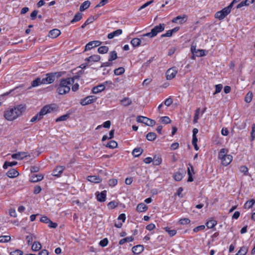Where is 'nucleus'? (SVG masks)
Instances as JSON below:
<instances>
[{
	"label": "nucleus",
	"instance_id": "1",
	"mask_svg": "<svg viewBox=\"0 0 255 255\" xmlns=\"http://www.w3.org/2000/svg\"><path fill=\"white\" fill-rule=\"evenodd\" d=\"M25 109L26 106L21 104L5 111L3 116L6 120L12 121L20 116Z\"/></svg>",
	"mask_w": 255,
	"mask_h": 255
},
{
	"label": "nucleus",
	"instance_id": "2",
	"mask_svg": "<svg viewBox=\"0 0 255 255\" xmlns=\"http://www.w3.org/2000/svg\"><path fill=\"white\" fill-rule=\"evenodd\" d=\"M70 85L71 79L70 78L61 79L56 89L57 93L59 95H64L67 94L70 90Z\"/></svg>",
	"mask_w": 255,
	"mask_h": 255
},
{
	"label": "nucleus",
	"instance_id": "3",
	"mask_svg": "<svg viewBox=\"0 0 255 255\" xmlns=\"http://www.w3.org/2000/svg\"><path fill=\"white\" fill-rule=\"evenodd\" d=\"M228 149L222 148L219 152L218 158L221 160L222 164L224 166L228 165L233 160V156L227 154Z\"/></svg>",
	"mask_w": 255,
	"mask_h": 255
},
{
	"label": "nucleus",
	"instance_id": "4",
	"mask_svg": "<svg viewBox=\"0 0 255 255\" xmlns=\"http://www.w3.org/2000/svg\"><path fill=\"white\" fill-rule=\"evenodd\" d=\"M52 111H53V108L51 106V105H46L40 110L39 112H38L31 119L30 122L34 123L37 121H40L43 118V116L50 113Z\"/></svg>",
	"mask_w": 255,
	"mask_h": 255
},
{
	"label": "nucleus",
	"instance_id": "5",
	"mask_svg": "<svg viewBox=\"0 0 255 255\" xmlns=\"http://www.w3.org/2000/svg\"><path fill=\"white\" fill-rule=\"evenodd\" d=\"M65 72H56L46 74V77L42 79L44 84H51L61 77Z\"/></svg>",
	"mask_w": 255,
	"mask_h": 255
},
{
	"label": "nucleus",
	"instance_id": "6",
	"mask_svg": "<svg viewBox=\"0 0 255 255\" xmlns=\"http://www.w3.org/2000/svg\"><path fill=\"white\" fill-rule=\"evenodd\" d=\"M136 121L138 123H143L146 126L150 127L153 126L156 123L154 120L142 116H138L136 118Z\"/></svg>",
	"mask_w": 255,
	"mask_h": 255
},
{
	"label": "nucleus",
	"instance_id": "7",
	"mask_svg": "<svg viewBox=\"0 0 255 255\" xmlns=\"http://www.w3.org/2000/svg\"><path fill=\"white\" fill-rule=\"evenodd\" d=\"M230 12L225 7L220 11L216 12L215 14V17L220 20H223Z\"/></svg>",
	"mask_w": 255,
	"mask_h": 255
},
{
	"label": "nucleus",
	"instance_id": "8",
	"mask_svg": "<svg viewBox=\"0 0 255 255\" xmlns=\"http://www.w3.org/2000/svg\"><path fill=\"white\" fill-rule=\"evenodd\" d=\"M97 98L94 96H89L81 99L80 104L82 106H86L90 104L93 103L96 101Z\"/></svg>",
	"mask_w": 255,
	"mask_h": 255
},
{
	"label": "nucleus",
	"instance_id": "9",
	"mask_svg": "<svg viewBox=\"0 0 255 255\" xmlns=\"http://www.w3.org/2000/svg\"><path fill=\"white\" fill-rule=\"evenodd\" d=\"M177 73L176 68L174 67L167 70L166 73V79L171 80L174 78Z\"/></svg>",
	"mask_w": 255,
	"mask_h": 255
},
{
	"label": "nucleus",
	"instance_id": "10",
	"mask_svg": "<svg viewBox=\"0 0 255 255\" xmlns=\"http://www.w3.org/2000/svg\"><path fill=\"white\" fill-rule=\"evenodd\" d=\"M164 23H160L159 25L154 26L151 29L152 33H153L154 37L156 36L158 33L162 32L165 28Z\"/></svg>",
	"mask_w": 255,
	"mask_h": 255
},
{
	"label": "nucleus",
	"instance_id": "11",
	"mask_svg": "<svg viewBox=\"0 0 255 255\" xmlns=\"http://www.w3.org/2000/svg\"><path fill=\"white\" fill-rule=\"evenodd\" d=\"M191 51L193 55H195L196 56L198 57H201L205 56L206 55L205 54V51L204 50L202 49H196V46L191 45Z\"/></svg>",
	"mask_w": 255,
	"mask_h": 255
},
{
	"label": "nucleus",
	"instance_id": "12",
	"mask_svg": "<svg viewBox=\"0 0 255 255\" xmlns=\"http://www.w3.org/2000/svg\"><path fill=\"white\" fill-rule=\"evenodd\" d=\"M187 173L188 178L187 181L191 182L193 181V175L195 174L194 168L191 163H189L187 167Z\"/></svg>",
	"mask_w": 255,
	"mask_h": 255
},
{
	"label": "nucleus",
	"instance_id": "13",
	"mask_svg": "<svg viewBox=\"0 0 255 255\" xmlns=\"http://www.w3.org/2000/svg\"><path fill=\"white\" fill-rule=\"evenodd\" d=\"M107 191L104 190L101 192H97L96 193V198L99 202H103L106 200Z\"/></svg>",
	"mask_w": 255,
	"mask_h": 255
},
{
	"label": "nucleus",
	"instance_id": "14",
	"mask_svg": "<svg viewBox=\"0 0 255 255\" xmlns=\"http://www.w3.org/2000/svg\"><path fill=\"white\" fill-rule=\"evenodd\" d=\"M27 156H28L27 152H18L16 153L12 154L11 155V157L13 159H16L17 160H22L24 157H26Z\"/></svg>",
	"mask_w": 255,
	"mask_h": 255
},
{
	"label": "nucleus",
	"instance_id": "15",
	"mask_svg": "<svg viewBox=\"0 0 255 255\" xmlns=\"http://www.w3.org/2000/svg\"><path fill=\"white\" fill-rule=\"evenodd\" d=\"M65 167L62 166H57L52 171V175L54 176L59 177L63 172Z\"/></svg>",
	"mask_w": 255,
	"mask_h": 255
},
{
	"label": "nucleus",
	"instance_id": "16",
	"mask_svg": "<svg viewBox=\"0 0 255 255\" xmlns=\"http://www.w3.org/2000/svg\"><path fill=\"white\" fill-rule=\"evenodd\" d=\"M41 84H44L42 82V79L38 77L31 82V86L27 88V89H30L33 87L38 86Z\"/></svg>",
	"mask_w": 255,
	"mask_h": 255
},
{
	"label": "nucleus",
	"instance_id": "17",
	"mask_svg": "<svg viewBox=\"0 0 255 255\" xmlns=\"http://www.w3.org/2000/svg\"><path fill=\"white\" fill-rule=\"evenodd\" d=\"M87 179L92 183H98L102 181V179L97 175H90L87 177Z\"/></svg>",
	"mask_w": 255,
	"mask_h": 255
},
{
	"label": "nucleus",
	"instance_id": "18",
	"mask_svg": "<svg viewBox=\"0 0 255 255\" xmlns=\"http://www.w3.org/2000/svg\"><path fill=\"white\" fill-rule=\"evenodd\" d=\"M106 88V86L104 84H100L97 86H95L92 89V93L93 94H97L99 92L103 91Z\"/></svg>",
	"mask_w": 255,
	"mask_h": 255
},
{
	"label": "nucleus",
	"instance_id": "19",
	"mask_svg": "<svg viewBox=\"0 0 255 255\" xmlns=\"http://www.w3.org/2000/svg\"><path fill=\"white\" fill-rule=\"evenodd\" d=\"M44 176L42 174H32L30 177V181L31 182H36L42 180Z\"/></svg>",
	"mask_w": 255,
	"mask_h": 255
},
{
	"label": "nucleus",
	"instance_id": "20",
	"mask_svg": "<svg viewBox=\"0 0 255 255\" xmlns=\"http://www.w3.org/2000/svg\"><path fill=\"white\" fill-rule=\"evenodd\" d=\"M100 59L101 57L100 55H93L88 58H86L85 61L88 62L89 63L91 62H98L100 60Z\"/></svg>",
	"mask_w": 255,
	"mask_h": 255
},
{
	"label": "nucleus",
	"instance_id": "21",
	"mask_svg": "<svg viewBox=\"0 0 255 255\" xmlns=\"http://www.w3.org/2000/svg\"><path fill=\"white\" fill-rule=\"evenodd\" d=\"M19 175V172L14 168L10 169L6 173V175L9 178H14Z\"/></svg>",
	"mask_w": 255,
	"mask_h": 255
},
{
	"label": "nucleus",
	"instance_id": "22",
	"mask_svg": "<svg viewBox=\"0 0 255 255\" xmlns=\"http://www.w3.org/2000/svg\"><path fill=\"white\" fill-rule=\"evenodd\" d=\"M144 250V247L142 245H136L132 247V252L134 254L138 255L141 253Z\"/></svg>",
	"mask_w": 255,
	"mask_h": 255
},
{
	"label": "nucleus",
	"instance_id": "23",
	"mask_svg": "<svg viewBox=\"0 0 255 255\" xmlns=\"http://www.w3.org/2000/svg\"><path fill=\"white\" fill-rule=\"evenodd\" d=\"M60 33V31L58 29H53L49 31L48 36L50 38H55L58 37Z\"/></svg>",
	"mask_w": 255,
	"mask_h": 255
},
{
	"label": "nucleus",
	"instance_id": "24",
	"mask_svg": "<svg viewBox=\"0 0 255 255\" xmlns=\"http://www.w3.org/2000/svg\"><path fill=\"white\" fill-rule=\"evenodd\" d=\"M123 32V31L121 29H117L113 32H111L110 33H109L108 35V38L109 39H112L115 36H118L121 35Z\"/></svg>",
	"mask_w": 255,
	"mask_h": 255
},
{
	"label": "nucleus",
	"instance_id": "25",
	"mask_svg": "<svg viewBox=\"0 0 255 255\" xmlns=\"http://www.w3.org/2000/svg\"><path fill=\"white\" fill-rule=\"evenodd\" d=\"M187 16L186 15H184L183 16L181 15H178L174 18L172 19L171 21L173 23H177L178 20H179V23L180 24H182L184 22H185L186 20H184L185 18H186Z\"/></svg>",
	"mask_w": 255,
	"mask_h": 255
},
{
	"label": "nucleus",
	"instance_id": "26",
	"mask_svg": "<svg viewBox=\"0 0 255 255\" xmlns=\"http://www.w3.org/2000/svg\"><path fill=\"white\" fill-rule=\"evenodd\" d=\"M153 164L154 165H159L161 163L162 158L160 155H155L152 158Z\"/></svg>",
	"mask_w": 255,
	"mask_h": 255
},
{
	"label": "nucleus",
	"instance_id": "27",
	"mask_svg": "<svg viewBox=\"0 0 255 255\" xmlns=\"http://www.w3.org/2000/svg\"><path fill=\"white\" fill-rule=\"evenodd\" d=\"M255 0H245L241 1L237 5V8H240L245 5H249L251 3H253Z\"/></svg>",
	"mask_w": 255,
	"mask_h": 255
},
{
	"label": "nucleus",
	"instance_id": "28",
	"mask_svg": "<svg viewBox=\"0 0 255 255\" xmlns=\"http://www.w3.org/2000/svg\"><path fill=\"white\" fill-rule=\"evenodd\" d=\"M147 209V206L145 204L141 203L137 205L136 209L137 212H142L146 211Z\"/></svg>",
	"mask_w": 255,
	"mask_h": 255
},
{
	"label": "nucleus",
	"instance_id": "29",
	"mask_svg": "<svg viewBox=\"0 0 255 255\" xmlns=\"http://www.w3.org/2000/svg\"><path fill=\"white\" fill-rule=\"evenodd\" d=\"M141 40L140 38H134L131 40L130 43L134 47H138L141 44Z\"/></svg>",
	"mask_w": 255,
	"mask_h": 255
},
{
	"label": "nucleus",
	"instance_id": "30",
	"mask_svg": "<svg viewBox=\"0 0 255 255\" xmlns=\"http://www.w3.org/2000/svg\"><path fill=\"white\" fill-rule=\"evenodd\" d=\"M143 150L141 147L135 148L132 152V154L134 157H138L143 152Z\"/></svg>",
	"mask_w": 255,
	"mask_h": 255
},
{
	"label": "nucleus",
	"instance_id": "31",
	"mask_svg": "<svg viewBox=\"0 0 255 255\" xmlns=\"http://www.w3.org/2000/svg\"><path fill=\"white\" fill-rule=\"evenodd\" d=\"M91 2L89 0L85 1L80 6V10L83 11L89 7Z\"/></svg>",
	"mask_w": 255,
	"mask_h": 255
},
{
	"label": "nucleus",
	"instance_id": "32",
	"mask_svg": "<svg viewBox=\"0 0 255 255\" xmlns=\"http://www.w3.org/2000/svg\"><path fill=\"white\" fill-rule=\"evenodd\" d=\"M83 14L80 12H78L74 16V18L71 21V23H74L80 20L82 18Z\"/></svg>",
	"mask_w": 255,
	"mask_h": 255
},
{
	"label": "nucleus",
	"instance_id": "33",
	"mask_svg": "<svg viewBox=\"0 0 255 255\" xmlns=\"http://www.w3.org/2000/svg\"><path fill=\"white\" fill-rule=\"evenodd\" d=\"M41 247V245L39 242L35 241L32 245L31 249L36 252L40 250Z\"/></svg>",
	"mask_w": 255,
	"mask_h": 255
},
{
	"label": "nucleus",
	"instance_id": "34",
	"mask_svg": "<svg viewBox=\"0 0 255 255\" xmlns=\"http://www.w3.org/2000/svg\"><path fill=\"white\" fill-rule=\"evenodd\" d=\"M132 103L131 100L128 97L124 98L121 100V103L124 106H128Z\"/></svg>",
	"mask_w": 255,
	"mask_h": 255
},
{
	"label": "nucleus",
	"instance_id": "35",
	"mask_svg": "<svg viewBox=\"0 0 255 255\" xmlns=\"http://www.w3.org/2000/svg\"><path fill=\"white\" fill-rule=\"evenodd\" d=\"M248 251V248L246 246L242 247L236 255H246Z\"/></svg>",
	"mask_w": 255,
	"mask_h": 255
},
{
	"label": "nucleus",
	"instance_id": "36",
	"mask_svg": "<svg viewBox=\"0 0 255 255\" xmlns=\"http://www.w3.org/2000/svg\"><path fill=\"white\" fill-rule=\"evenodd\" d=\"M156 134L155 132H150L146 134V139L149 141H153L156 138Z\"/></svg>",
	"mask_w": 255,
	"mask_h": 255
},
{
	"label": "nucleus",
	"instance_id": "37",
	"mask_svg": "<svg viewBox=\"0 0 255 255\" xmlns=\"http://www.w3.org/2000/svg\"><path fill=\"white\" fill-rule=\"evenodd\" d=\"M117 53L115 51H112L109 53V57L108 59L109 61H113L117 58Z\"/></svg>",
	"mask_w": 255,
	"mask_h": 255
},
{
	"label": "nucleus",
	"instance_id": "38",
	"mask_svg": "<svg viewBox=\"0 0 255 255\" xmlns=\"http://www.w3.org/2000/svg\"><path fill=\"white\" fill-rule=\"evenodd\" d=\"M118 146V143L115 140H111L106 145L107 147H108L111 149H114L117 147Z\"/></svg>",
	"mask_w": 255,
	"mask_h": 255
},
{
	"label": "nucleus",
	"instance_id": "39",
	"mask_svg": "<svg viewBox=\"0 0 255 255\" xmlns=\"http://www.w3.org/2000/svg\"><path fill=\"white\" fill-rule=\"evenodd\" d=\"M133 240H134V238L132 236L126 237V238H124L120 241L119 245H122L127 242H132L133 241Z\"/></svg>",
	"mask_w": 255,
	"mask_h": 255
},
{
	"label": "nucleus",
	"instance_id": "40",
	"mask_svg": "<svg viewBox=\"0 0 255 255\" xmlns=\"http://www.w3.org/2000/svg\"><path fill=\"white\" fill-rule=\"evenodd\" d=\"M255 204L254 199H251L250 200L247 201L245 204H244V208L245 209H250L251 208L254 204Z\"/></svg>",
	"mask_w": 255,
	"mask_h": 255
},
{
	"label": "nucleus",
	"instance_id": "41",
	"mask_svg": "<svg viewBox=\"0 0 255 255\" xmlns=\"http://www.w3.org/2000/svg\"><path fill=\"white\" fill-rule=\"evenodd\" d=\"M70 117V115L69 114H66L65 115H62L57 119H56V122H59L61 121H66Z\"/></svg>",
	"mask_w": 255,
	"mask_h": 255
},
{
	"label": "nucleus",
	"instance_id": "42",
	"mask_svg": "<svg viewBox=\"0 0 255 255\" xmlns=\"http://www.w3.org/2000/svg\"><path fill=\"white\" fill-rule=\"evenodd\" d=\"M253 96V95L252 92H249L245 96V101L247 103H250L252 100Z\"/></svg>",
	"mask_w": 255,
	"mask_h": 255
},
{
	"label": "nucleus",
	"instance_id": "43",
	"mask_svg": "<svg viewBox=\"0 0 255 255\" xmlns=\"http://www.w3.org/2000/svg\"><path fill=\"white\" fill-rule=\"evenodd\" d=\"M109 50V47L106 46H102L99 47L98 51L100 54L107 53Z\"/></svg>",
	"mask_w": 255,
	"mask_h": 255
},
{
	"label": "nucleus",
	"instance_id": "44",
	"mask_svg": "<svg viewBox=\"0 0 255 255\" xmlns=\"http://www.w3.org/2000/svg\"><path fill=\"white\" fill-rule=\"evenodd\" d=\"M206 225L208 228L212 229L217 225V221L214 220H210L207 222Z\"/></svg>",
	"mask_w": 255,
	"mask_h": 255
},
{
	"label": "nucleus",
	"instance_id": "45",
	"mask_svg": "<svg viewBox=\"0 0 255 255\" xmlns=\"http://www.w3.org/2000/svg\"><path fill=\"white\" fill-rule=\"evenodd\" d=\"M125 68L121 67L115 69L114 74L116 75H120L123 74L125 72Z\"/></svg>",
	"mask_w": 255,
	"mask_h": 255
},
{
	"label": "nucleus",
	"instance_id": "46",
	"mask_svg": "<svg viewBox=\"0 0 255 255\" xmlns=\"http://www.w3.org/2000/svg\"><path fill=\"white\" fill-rule=\"evenodd\" d=\"M93 43L94 42L93 41L88 43L85 47L84 51H88L95 48V46H94V44Z\"/></svg>",
	"mask_w": 255,
	"mask_h": 255
},
{
	"label": "nucleus",
	"instance_id": "47",
	"mask_svg": "<svg viewBox=\"0 0 255 255\" xmlns=\"http://www.w3.org/2000/svg\"><path fill=\"white\" fill-rule=\"evenodd\" d=\"M118 205V203L115 201H111L110 202H109L108 205H107V206L109 208V209H113L114 208H115L116 207H117Z\"/></svg>",
	"mask_w": 255,
	"mask_h": 255
},
{
	"label": "nucleus",
	"instance_id": "48",
	"mask_svg": "<svg viewBox=\"0 0 255 255\" xmlns=\"http://www.w3.org/2000/svg\"><path fill=\"white\" fill-rule=\"evenodd\" d=\"M11 239V237L9 236H0V243H6L9 241Z\"/></svg>",
	"mask_w": 255,
	"mask_h": 255
},
{
	"label": "nucleus",
	"instance_id": "49",
	"mask_svg": "<svg viewBox=\"0 0 255 255\" xmlns=\"http://www.w3.org/2000/svg\"><path fill=\"white\" fill-rule=\"evenodd\" d=\"M164 230L166 231V232H168L171 237L174 236L177 233L176 230H170V229L168 227L164 228Z\"/></svg>",
	"mask_w": 255,
	"mask_h": 255
},
{
	"label": "nucleus",
	"instance_id": "50",
	"mask_svg": "<svg viewBox=\"0 0 255 255\" xmlns=\"http://www.w3.org/2000/svg\"><path fill=\"white\" fill-rule=\"evenodd\" d=\"M182 178H183V175L179 172H176L174 175V178L177 181H179L181 180Z\"/></svg>",
	"mask_w": 255,
	"mask_h": 255
},
{
	"label": "nucleus",
	"instance_id": "51",
	"mask_svg": "<svg viewBox=\"0 0 255 255\" xmlns=\"http://www.w3.org/2000/svg\"><path fill=\"white\" fill-rule=\"evenodd\" d=\"M161 122L165 124L170 123L171 120L168 117L165 116L161 118Z\"/></svg>",
	"mask_w": 255,
	"mask_h": 255
},
{
	"label": "nucleus",
	"instance_id": "52",
	"mask_svg": "<svg viewBox=\"0 0 255 255\" xmlns=\"http://www.w3.org/2000/svg\"><path fill=\"white\" fill-rule=\"evenodd\" d=\"M190 220L188 218H182L179 221V223L181 225H187L189 224Z\"/></svg>",
	"mask_w": 255,
	"mask_h": 255
},
{
	"label": "nucleus",
	"instance_id": "53",
	"mask_svg": "<svg viewBox=\"0 0 255 255\" xmlns=\"http://www.w3.org/2000/svg\"><path fill=\"white\" fill-rule=\"evenodd\" d=\"M109 241L107 238H105L102 240L100 243L99 245L102 247H105L107 246L108 244Z\"/></svg>",
	"mask_w": 255,
	"mask_h": 255
},
{
	"label": "nucleus",
	"instance_id": "54",
	"mask_svg": "<svg viewBox=\"0 0 255 255\" xmlns=\"http://www.w3.org/2000/svg\"><path fill=\"white\" fill-rule=\"evenodd\" d=\"M215 88H216V90H215V92L213 94L214 95H215L217 93H220L223 88V86L222 84H218L215 86Z\"/></svg>",
	"mask_w": 255,
	"mask_h": 255
},
{
	"label": "nucleus",
	"instance_id": "55",
	"mask_svg": "<svg viewBox=\"0 0 255 255\" xmlns=\"http://www.w3.org/2000/svg\"><path fill=\"white\" fill-rule=\"evenodd\" d=\"M255 124H254L252 126L251 131V140H254L255 139Z\"/></svg>",
	"mask_w": 255,
	"mask_h": 255
},
{
	"label": "nucleus",
	"instance_id": "56",
	"mask_svg": "<svg viewBox=\"0 0 255 255\" xmlns=\"http://www.w3.org/2000/svg\"><path fill=\"white\" fill-rule=\"evenodd\" d=\"M118 183V180L116 179H111L109 180V185L111 187L116 186Z\"/></svg>",
	"mask_w": 255,
	"mask_h": 255
},
{
	"label": "nucleus",
	"instance_id": "57",
	"mask_svg": "<svg viewBox=\"0 0 255 255\" xmlns=\"http://www.w3.org/2000/svg\"><path fill=\"white\" fill-rule=\"evenodd\" d=\"M205 228V226L204 225H200L198 227H195L193 230V232L195 233H197L199 231L204 230Z\"/></svg>",
	"mask_w": 255,
	"mask_h": 255
},
{
	"label": "nucleus",
	"instance_id": "58",
	"mask_svg": "<svg viewBox=\"0 0 255 255\" xmlns=\"http://www.w3.org/2000/svg\"><path fill=\"white\" fill-rule=\"evenodd\" d=\"M26 240L27 242V244L30 245L32 244L33 240V234H30L26 237Z\"/></svg>",
	"mask_w": 255,
	"mask_h": 255
},
{
	"label": "nucleus",
	"instance_id": "59",
	"mask_svg": "<svg viewBox=\"0 0 255 255\" xmlns=\"http://www.w3.org/2000/svg\"><path fill=\"white\" fill-rule=\"evenodd\" d=\"M240 170L241 172L244 173V174L246 175L248 172V168L246 166H241L240 167Z\"/></svg>",
	"mask_w": 255,
	"mask_h": 255
},
{
	"label": "nucleus",
	"instance_id": "60",
	"mask_svg": "<svg viewBox=\"0 0 255 255\" xmlns=\"http://www.w3.org/2000/svg\"><path fill=\"white\" fill-rule=\"evenodd\" d=\"M173 103V100L170 97L166 99L164 101V104L167 106H170Z\"/></svg>",
	"mask_w": 255,
	"mask_h": 255
},
{
	"label": "nucleus",
	"instance_id": "61",
	"mask_svg": "<svg viewBox=\"0 0 255 255\" xmlns=\"http://www.w3.org/2000/svg\"><path fill=\"white\" fill-rule=\"evenodd\" d=\"M38 11L37 10H34L30 14V18L31 20H34L37 15Z\"/></svg>",
	"mask_w": 255,
	"mask_h": 255
},
{
	"label": "nucleus",
	"instance_id": "62",
	"mask_svg": "<svg viewBox=\"0 0 255 255\" xmlns=\"http://www.w3.org/2000/svg\"><path fill=\"white\" fill-rule=\"evenodd\" d=\"M47 224L49 228L53 229H55L58 226L57 223L53 222L51 220H50V222Z\"/></svg>",
	"mask_w": 255,
	"mask_h": 255
},
{
	"label": "nucleus",
	"instance_id": "63",
	"mask_svg": "<svg viewBox=\"0 0 255 255\" xmlns=\"http://www.w3.org/2000/svg\"><path fill=\"white\" fill-rule=\"evenodd\" d=\"M50 219L46 216H42L40 218V221L42 223L47 224L49 222H50Z\"/></svg>",
	"mask_w": 255,
	"mask_h": 255
},
{
	"label": "nucleus",
	"instance_id": "64",
	"mask_svg": "<svg viewBox=\"0 0 255 255\" xmlns=\"http://www.w3.org/2000/svg\"><path fill=\"white\" fill-rule=\"evenodd\" d=\"M173 33L170 30H168L166 31V32L164 34H163L161 35V37H171Z\"/></svg>",
	"mask_w": 255,
	"mask_h": 255
}]
</instances>
